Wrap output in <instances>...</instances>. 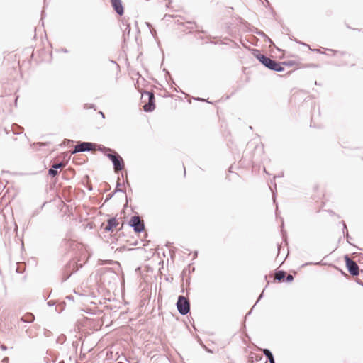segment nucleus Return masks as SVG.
<instances>
[{
  "label": "nucleus",
  "instance_id": "nucleus-1",
  "mask_svg": "<svg viewBox=\"0 0 363 363\" xmlns=\"http://www.w3.org/2000/svg\"><path fill=\"white\" fill-rule=\"evenodd\" d=\"M98 150L103 152L111 161L115 172L124 169V160L116 151L101 145H98Z\"/></svg>",
  "mask_w": 363,
  "mask_h": 363
},
{
  "label": "nucleus",
  "instance_id": "nucleus-2",
  "mask_svg": "<svg viewBox=\"0 0 363 363\" xmlns=\"http://www.w3.org/2000/svg\"><path fill=\"white\" fill-rule=\"evenodd\" d=\"M252 54L262 65L269 69L278 72H281L284 70V67L282 66L281 63L261 54L259 50L254 49L252 50Z\"/></svg>",
  "mask_w": 363,
  "mask_h": 363
},
{
  "label": "nucleus",
  "instance_id": "nucleus-3",
  "mask_svg": "<svg viewBox=\"0 0 363 363\" xmlns=\"http://www.w3.org/2000/svg\"><path fill=\"white\" fill-rule=\"evenodd\" d=\"M176 306L179 313L182 315H186L190 311V302L187 298L182 295L178 296Z\"/></svg>",
  "mask_w": 363,
  "mask_h": 363
},
{
  "label": "nucleus",
  "instance_id": "nucleus-4",
  "mask_svg": "<svg viewBox=\"0 0 363 363\" xmlns=\"http://www.w3.org/2000/svg\"><path fill=\"white\" fill-rule=\"evenodd\" d=\"M128 225L133 228V230L140 233L145 230V223L139 216H133L128 222Z\"/></svg>",
  "mask_w": 363,
  "mask_h": 363
},
{
  "label": "nucleus",
  "instance_id": "nucleus-5",
  "mask_svg": "<svg viewBox=\"0 0 363 363\" xmlns=\"http://www.w3.org/2000/svg\"><path fill=\"white\" fill-rule=\"evenodd\" d=\"M344 259L349 273L354 277L359 275L360 270L357 262L352 260L348 255L344 256Z\"/></svg>",
  "mask_w": 363,
  "mask_h": 363
},
{
  "label": "nucleus",
  "instance_id": "nucleus-6",
  "mask_svg": "<svg viewBox=\"0 0 363 363\" xmlns=\"http://www.w3.org/2000/svg\"><path fill=\"white\" fill-rule=\"evenodd\" d=\"M96 146H97L96 144L91 142H79L74 146V150L72 151V154L83 152H89L92 150Z\"/></svg>",
  "mask_w": 363,
  "mask_h": 363
},
{
  "label": "nucleus",
  "instance_id": "nucleus-7",
  "mask_svg": "<svg viewBox=\"0 0 363 363\" xmlns=\"http://www.w3.org/2000/svg\"><path fill=\"white\" fill-rule=\"evenodd\" d=\"M145 94L148 96V102L146 103L143 106V110H144V111L147 112V113L152 112L155 108V99L154 93L151 92V91H145L143 93V96Z\"/></svg>",
  "mask_w": 363,
  "mask_h": 363
},
{
  "label": "nucleus",
  "instance_id": "nucleus-8",
  "mask_svg": "<svg viewBox=\"0 0 363 363\" xmlns=\"http://www.w3.org/2000/svg\"><path fill=\"white\" fill-rule=\"evenodd\" d=\"M111 3V6L115 11V12L119 15L122 16L124 13V8L122 4L121 0H110Z\"/></svg>",
  "mask_w": 363,
  "mask_h": 363
},
{
  "label": "nucleus",
  "instance_id": "nucleus-9",
  "mask_svg": "<svg viewBox=\"0 0 363 363\" xmlns=\"http://www.w3.org/2000/svg\"><path fill=\"white\" fill-rule=\"evenodd\" d=\"M65 165V163L62 162L53 164L48 169V174L52 177L57 176L59 174L58 170L64 167Z\"/></svg>",
  "mask_w": 363,
  "mask_h": 363
},
{
  "label": "nucleus",
  "instance_id": "nucleus-10",
  "mask_svg": "<svg viewBox=\"0 0 363 363\" xmlns=\"http://www.w3.org/2000/svg\"><path fill=\"white\" fill-rule=\"evenodd\" d=\"M118 223L116 218H109L107 220V224L104 228L106 232H112L113 229L118 225Z\"/></svg>",
  "mask_w": 363,
  "mask_h": 363
},
{
  "label": "nucleus",
  "instance_id": "nucleus-11",
  "mask_svg": "<svg viewBox=\"0 0 363 363\" xmlns=\"http://www.w3.org/2000/svg\"><path fill=\"white\" fill-rule=\"evenodd\" d=\"M121 185V182H120V178L118 177V182H117V184H116V187L115 189V190L113 191V192L108 194L106 196V198L105 199V202L108 201V200H110L116 193L117 192H123V193H125V190L123 189H118V186H120Z\"/></svg>",
  "mask_w": 363,
  "mask_h": 363
},
{
  "label": "nucleus",
  "instance_id": "nucleus-12",
  "mask_svg": "<svg viewBox=\"0 0 363 363\" xmlns=\"http://www.w3.org/2000/svg\"><path fill=\"white\" fill-rule=\"evenodd\" d=\"M286 276V272L284 270H278L276 272L275 274V280L279 282L285 281V278Z\"/></svg>",
  "mask_w": 363,
  "mask_h": 363
},
{
  "label": "nucleus",
  "instance_id": "nucleus-13",
  "mask_svg": "<svg viewBox=\"0 0 363 363\" xmlns=\"http://www.w3.org/2000/svg\"><path fill=\"white\" fill-rule=\"evenodd\" d=\"M34 320H35V316L31 313H27L21 318V321H22L23 323H33L34 321Z\"/></svg>",
  "mask_w": 363,
  "mask_h": 363
},
{
  "label": "nucleus",
  "instance_id": "nucleus-14",
  "mask_svg": "<svg viewBox=\"0 0 363 363\" xmlns=\"http://www.w3.org/2000/svg\"><path fill=\"white\" fill-rule=\"evenodd\" d=\"M182 26L185 29L190 30L194 29V28H199V26H197L196 22H194V21H186V22L182 23Z\"/></svg>",
  "mask_w": 363,
  "mask_h": 363
},
{
  "label": "nucleus",
  "instance_id": "nucleus-15",
  "mask_svg": "<svg viewBox=\"0 0 363 363\" xmlns=\"http://www.w3.org/2000/svg\"><path fill=\"white\" fill-rule=\"evenodd\" d=\"M11 128L14 135H20L23 132V128L16 123L13 124Z\"/></svg>",
  "mask_w": 363,
  "mask_h": 363
},
{
  "label": "nucleus",
  "instance_id": "nucleus-16",
  "mask_svg": "<svg viewBox=\"0 0 363 363\" xmlns=\"http://www.w3.org/2000/svg\"><path fill=\"white\" fill-rule=\"evenodd\" d=\"M262 352L268 361L270 359H272L274 358V355L272 353V352L270 351V350L267 349V348L262 349Z\"/></svg>",
  "mask_w": 363,
  "mask_h": 363
},
{
  "label": "nucleus",
  "instance_id": "nucleus-17",
  "mask_svg": "<svg viewBox=\"0 0 363 363\" xmlns=\"http://www.w3.org/2000/svg\"><path fill=\"white\" fill-rule=\"evenodd\" d=\"M281 63L282 64L283 67H284V65H286V66H288V67H291V66H293L294 65V62L291 61V60L284 61V62H282Z\"/></svg>",
  "mask_w": 363,
  "mask_h": 363
},
{
  "label": "nucleus",
  "instance_id": "nucleus-18",
  "mask_svg": "<svg viewBox=\"0 0 363 363\" xmlns=\"http://www.w3.org/2000/svg\"><path fill=\"white\" fill-rule=\"evenodd\" d=\"M72 273L70 272H65L62 276V281H67L71 276Z\"/></svg>",
  "mask_w": 363,
  "mask_h": 363
},
{
  "label": "nucleus",
  "instance_id": "nucleus-19",
  "mask_svg": "<svg viewBox=\"0 0 363 363\" xmlns=\"http://www.w3.org/2000/svg\"><path fill=\"white\" fill-rule=\"evenodd\" d=\"M294 280V277L291 274H287L285 278V281L286 282H291Z\"/></svg>",
  "mask_w": 363,
  "mask_h": 363
},
{
  "label": "nucleus",
  "instance_id": "nucleus-20",
  "mask_svg": "<svg viewBox=\"0 0 363 363\" xmlns=\"http://www.w3.org/2000/svg\"><path fill=\"white\" fill-rule=\"evenodd\" d=\"M264 289L262 291V292L261 293V294L258 297V299L257 300L255 304L253 306L252 308L255 306V305L261 300V298H262L263 297V295H264Z\"/></svg>",
  "mask_w": 363,
  "mask_h": 363
},
{
  "label": "nucleus",
  "instance_id": "nucleus-21",
  "mask_svg": "<svg viewBox=\"0 0 363 363\" xmlns=\"http://www.w3.org/2000/svg\"><path fill=\"white\" fill-rule=\"evenodd\" d=\"M130 31V29L129 26H128L127 28L123 31V36H125V35H129Z\"/></svg>",
  "mask_w": 363,
  "mask_h": 363
},
{
  "label": "nucleus",
  "instance_id": "nucleus-22",
  "mask_svg": "<svg viewBox=\"0 0 363 363\" xmlns=\"http://www.w3.org/2000/svg\"><path fill=\"white\" fill-rule=\"evenodd\" d=\"M345 237H346V239H347V241L348 243L351 244L350 242V240L352 239L351 236L349 235L348 232L347 231L346 233V235H345Z\"/></svg>",
  "mask_w": 363,
  "mask_h": 363
},
{
  "label": "nucleus",
  "instance_id": "nucleus-23",
  "mask_svg": "<svg viewBox=\"0 0 363 363\" xmlns=\"http://www.w3.org/2000/svg\"><path fill=\"white\" fill-rule=\"evenodd\" d=\"M340 223H342V225H343V229L342 230H343V233H345V230H347V225H346V224H345V223L344 221L340 222Z\"/></svg>",
  "mask_w": 363,
  "mask_h": 363
},
{
  "label": "nucleus",
  "instance_id": "nucleus-24",
  "mask_svg": "<svg viewBox=\"0 0 363 363\" xmlns=\"http://www.w3.org/2000/svg\"><path fill=\"white\" fill-rule=\"evenodd\" d=\"M258 34L265 36L266 38H267V40H268L269 41H271V40L269 39V38H268L267 35H265V34H264L262 31L259 32V33H258Z\"/></svg>",
  "mask_w": 363,
  "mask_h": 363
},
{
  "label": "nucleus",
  "instance_id": "nucleus-25",
  "mask_svg": "<svg viewBox=\"0 0 363 363\" xmlns=\"http://www.w3.org/2000/svg\"><path fill=\"white\" fill-rule=\"evenodd\" d=\"M356 282H357L358 284H360V285H362V286H363V283H362V281L360 280V279H356Z\"/></svg>",
  "mask_w": 363,
  "mask_h": 363
},
{
  "label": "nucleus",
  "instance_id": "nucleus-26",
  "mask_svg": "<svg viewBox=\"0 0 363 363\" xmlns=\"http://www.w3.org/2000/svg\"><path fill=\"white\" fill-rule=\"evenodd\" d=\"M262 356L256 355V361H259V360H262Z\"/></svg>",
  "mask_w": 363,
  "mask_h": 363
},
{
  "label": "nucleus",
  "instance_id": "nucleus-27",
  "mask_svg": "<svg viewBox=\"0 0 363 363\" xmlns=\"http://www.w3.org/2000/svg\"><path fill=\"white\" fill-rule=\"evenodd\" d=\"M47 304H48L49 306H54V304H55V303H52L51 301H48V302L47 303Z\"/></svg>",
  "mask_w": 363,
  "mask_h": 363
},
{
  "label": "nucleus",
  "instance_id": "nucleus-28",
  "mask_svg": "<svg viewBox=\"0 0 363 363\" xmlns=\"http://www.w3.org/2000/svg\"><path fill=\"white\" fill-rule=\"evenodd\" d=\"M1 348L3 350H6L7 349L6 346L4 345H1Z\"/></svg>",
  "mask_w": 363,
  "mask_h": 363
},
{
  "label": "nucleus",
  "instance_id": "nucleus-29",
  "mask_svg": "<svg viewBox=\"0 0 363 363\" xmlns=\"http://www.w3.org/2000/svg\"><path fill=\"white\" fill-rule=\"evenodd\" d=\"M99 114L101 116L102 118H105V115L102 111H99Z\"/></svg>",
  "mask_w": 363,
  "mask_h": 363
},
{
  "label": "nucleus",
  "instance_id": "nucleus-30",
  "mask_svg": "<svg viewBox=\"0 0 363 363\" xmlns=\"http://www.w3.org/2000/svg\"><path fill=\"white\" fill-rule=\"evenodd\" d=\"M328 50H329V51H330V52H333V54H335V53H337V50H332V49H328Z\"/></svg>",
  "mask_w": 363,
  "mask_h": 363
},
{
  "label": "nucleus",
  "instance_id": "nucleus-31",
  "mask_svg": "<svg viewBox=\"0 0 363 363\" xmlns=\"http://www.w3.org/2000/svg\"><path fill=\"white\" fill-rule=\"evenodd\" d=\"M298 43H300V44H302L303 45H306V46H308L307 44L304 43H301V42H299L298 40H296Z\"/></svg>",
  "mask_w": 363,
  "mask_h": 363
},
{
  "label": "nucleus",
  "instance_id": "nucleus-32",
  "mask_svg": "<svg viewBox=\"0 0 363 363\" xmlns=\"http://www.w3.org/2000/svg\"><path fill=\"white\" fill-rule=\"evenodd\" d=\"M62 51L65 53H67L68 52V50L66 48H62Z\"/></svg>",
  "mask_w": 363,
  "mask_h": 363
},
{
  "label": "nucleus",
  "instance_id": "nucleus-33",
  "mask_svg": "<svg viewBox=\"0 0 363 363\" xmlns=\"http://www.w3.org/2000/svg\"><path fill=\"white\" fill-rule=\"evenodd\" d=\"M249 363H254L253 357H251L249 360Z\"/></svg>",
  "mask_w": 363,
  "mask_h": 363
},
{
  "label": "nucleus",
  "instance_id": "nucleus-34",
  "mask_svg": "<svg viewBox=\"0 0 363 363\" xmlns=\"http://www.w3.org/2000/svg\"><path fill=\"white\" fill-rule=\"evenodd\" d=\"M269 363H275L274 358H273L272 359L269 360Z\"/></svg>",
  "mask_w": 363,
  "mask_h": 363
},
{
  "label": "nucleus",
  "instance_id": "nucleus-35",
  "mask_svg": "<svg viewBox=\"0 0 363 363\" xmlns=\"http://www.w3.org/2000/svg\"><path fill=\"white\" fill-rule=\"evenodd\" d=\"M198 33H205L206 32L203 30H197Z\"/></svg>",
  "mask_w": 363,
  "mask_h": 363
},
{
  "label": "nucleus",
  "instance_id": "nucleus-36",
  "mask_svg": "<svg viewBox=\"0 0 363 363\" xmlns=\"http://www.w3.org/2000/svg\"><path fill=\"white\" fill-rule=\"evenodd\" d=\"M164 71L166 72L167 75H168V77H169V78H171V76H170L169 72L168 71H166L165 69H164Z\"/></svg>",
  "mask_w": 363,
  "mask_h": 363
},
{
  "label": "nucleus",
  "instance_id": "nucleus-37",
  "mask_svg": "<svg viewBox=\"0 0 363 363\" xmlns=\"http://www.w3.org/2000/svg\"><path fill=\"white\" fill-rule=\"evenodd\" d=\"M341 273H342V275H344L345 277H347V276H348V275H347L345 272H344L343 271H341Z\"/></svg>",
  "mask_w": 363,
  "mask_h": 363
},
{
  "label": "nucleus",
  "instance_id": "nucleus-38",
  "mask_svg": "<svg viewBox=\"0 0 363 363\" xmlns=\"http://www.w3.org/2000/svg\"><path fill=\"white\" fill-rule=\"evenodd\" d=\"M252 310V308L247 313L246 316L249 315H251Z\"/></svg>",
  "mask_w": 363,
  "mask_h": 363
},
{
  "label": "nucleus",
  "instance_id": "nucleus-39",
  "mask_svg": "<svg viewBox=\"0 0 363 363\" xmlns=\"http://www.w3.org/2000/svg\"><path fill=\"white\" fill-rule=\"evenodd\" d=\"M94 104H90V105H89V108H94Z\"/></svg>",
  "mask_w": 363,
  "mask_h": 363
},
{
  "label": "nucleus",
  "instance_id": "nucleus-40",
  "mask_svg": "<svg viewBox=\"0 0 363 363\" xmlns=\"http://www.w3.org/2000/svg\"><path fill=\"white\" fill-rule=\"evenodd\" d=\"M313 51L319 52L318 49L313 50Z\"/></svg>",
  "mask_w": 363,
  "mask_h": 363
},
{
  "label": "nucleus",
  "instance_id": "nucleus-41",
  "mask_svg": "<svg viewBox=\"0 0 363 363\" xmlns=\"http://www.w3.org/2000/svg\"><path fill=\"white\" fill-rule=\"evenodd\" d=\"M312 264V263H306L305 265Z\"/></svg>",
  "mask_w": 363,
  "mask_h": 363
},
{
  "label": "nucleus",
  "instance_id": "nucleus-42",
  "mask_svg": "<svg viewBox=\"0 0 363 363\" xmlns=\"http://www.w3.org/2000/svg\"><path fill=\"white\" fill-rule=\"evenodd\" d=\"M67 298H69V299H71L72 297H71V296H67Z\"/></svg>",
  "mask_w": 363,
  "mask_h": 363
},
{
  "label": "nucleus",
  "instance_id": "nucleus-43",
  "mask_svg": "<svg viewBox=\"0 0 363 363\" xmlns=\"http://www.w3.org/2000/svg\"><path fill=\"white\" fill-rule=\"evenodd\" d=\"M126 182H127V184H128V186H130V184H129V182H128V180L126 181Z\"/></svg>",
  "mask_w": 363,
  "mask_h": 363
}]
</instances>
